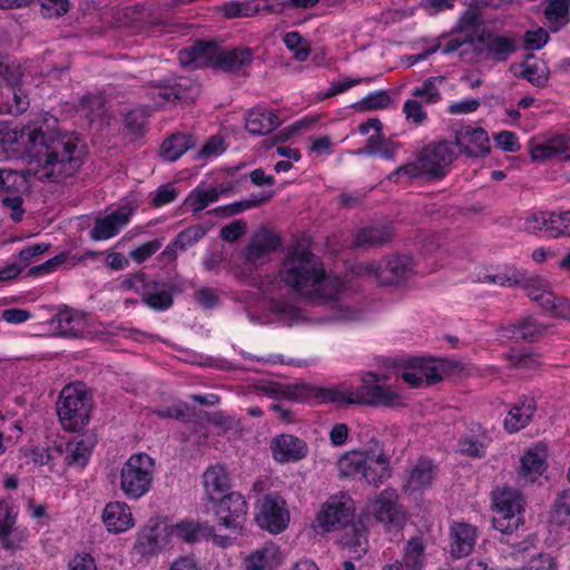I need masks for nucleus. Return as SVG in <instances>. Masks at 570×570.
Instances as JSON below:
<instances>
[{
	"label": "nucleus",
	"instance_id": "c9c22d12",
	"mask_svg": "<svg viewBox=\"0 0 570 570\" xmlns=\"http://www.w3.org/2000/svg\"><path fill=\"white\" fill-rule=\"evenodd\" d=\"M170 539L177 537L178 539L186 542H196L203 538H208V534L213 532L209 525L200 524L195 521H181L177 524L170 525Z\"/></svg>",
	"mask_w": 570,
	"mask_h": 570
},
{
	"label": "nucleus",
	"instance_id": "4c0bfd02",
	"mask_svg": "<svg viewBox=\"0 0 570 570\" xmlns=\"http://www.w3.org/2000/svg\"><path fill=\"white\" fill-rule=\"evenodd\" d=\"M194 146L195 139L191 135L176 134L163 142L161 156L168 161H175Z\"/></svg>",
	"mask_w": 570,
	"mask_h": 570
},
{
	"label": "nucleus",
	"instance_id": "c85d7f7f",
	"mask_svg": "<svg viewBox=\"0 0 570 570\" xmlns=\"http://www.w3.org/2000/svg\"><path fill=\"white\" fill-rule=\"evenodd\" d=\"M537 404L533 397H521L508 412L503 424L505 431L515 433L525 428L532 420Z\"/></svg>",
	"mask_w": 570,
	"mask_h": 570
},
{
	"label": "nucleus",
	"instance_id": "72a5a7b5",
	"mask_svg": "<svg viewBox=\"0 0 570 570\" xmlns=\"http://www.w3.org/2000/svg\"><path fill=\"white\" fill-rule=\"evenodd\" d=\"M142 302L150 308L156 311H166L174 303L170 286L163 282L149 279L145 291L142 292Z\"/></svg>",
	"mask_w": 570,
	"mask_h": 570
},
{
	"label": "nucleus",
	"instance_id": "052dcab7",
	"mask_svg": "<svg viewBox=\"0 0 570 570\" xmlns=\"http://www.w3.org/2000/svg\"><path fill=\"white\" fill-rule=\"evenodd\" d=\"M177 196L178 190L173 184L161 185L156 189L151 198V204L155 207H163L167 204L173 203L177 198Z\"/></svg>",
	"mask_w": 570,
	"mask_h": 570
},
{
	"label": "nucleus",
	"instance_id": "473e14b6",
	"mask_svg": "<svg viewBox=\"0 0 570 570\" xmlns=\"http://www.w3.org/2000/svg\"><path fill=\"white\" fill-rule=\"evenodd\" d=\"M95 442L91 438H73L66 444L65 461L72 468H85L92 454Z\"/></svg>",
	"mask_w": 570,
	"mask_h": 570
},
{
	"label": "nucleus",
	"instance_id": "338daca9",
	"mask_svg": "<svg viewBox=\"0 0 570 570\" xmlns=\"http://www.w3.org/2000/svg\"><path fill=\"white\" fill-rule=\"evenodd\" d=\"M522 77L534 86L543 87L548 81L544 70L537 63L525 65L521 72Z\"/></svg>",
	"mask_w": 570,
	"mask_h": 570
},
{
	"label": "nucleus",
	"instance_id": "69168bd1",
	"mask_svg": "<svg viewBox=\"0 0 570 570\" xmlns=\"http://www.w3.org/2000/svg\"><path fill=\"white\" fill-rule=\"evenodd\" d=\"M459 451L472 458H481L484 455V445L474 436H466L459 442Z\"/></svg>",
	"mask_w": 570,
	"mask_h": 570
},
{
	"label": "nucleus",
	"instance_id": "423d86ee",
	"mask_svg": "<svg viewBox=\"0 0 570 570\" xmlns=\"http://www.w3.org/2000/svg\"><path fill=\"white\" fill-rule=\"evenodd\" d=\"M455 158V146L440 141L424 147L416 157L389 175L392 183L407 184L417 178H442Z\"/></svg>",
	"mask_w": 570,
	"mask_h": 570
},
{
	"label": "nucleus",
	"instance_id": "f8f14e48",
	"mask_svg": "<svg viewBox=\"0 0 570 570\" xmlns=\"http://www.w3.org/2000/svg\"><path fill=\"white\" fill-rule=\"evenodd\" d=\"M493 527L503 533H511L522 523L523 499L518 490L498 488L492 493Z\"/></svg>",
	"mask_w": 570,
	"mask_h": 570
},
{
	"label": "nucleus",
	"instance_id": "49530a36",
	"mask_svg": "<svg viewBox=\"0 0 570 570\" xmlns=\"http://www.w3.org/2000/svg\"><path fill=\"white\" fill-rule=\"evenodd\" d=\"M283 40L287 49L294 52V58L297 61H305L307 59L311 49L307 41L301 36L299 32H287Z\"/></svg>",
	"mask_w": 570,
	"mask_h": 570
},
{
	"label": "nucleus",
	"instance_id": "5fc2aeb1",
	"mask_svg": "<svg viewBox=\"0 0 570 570\" xmlns=\"http://www.w3.org/2000/svg\"><path fill=\"white\" fill-rule=\"evenodd\" d=\"M566 219H567L566 212L564 213L548 212L544 237L557 238L559 236L566 235V229H564V225L567 224Z\"/></svg>",
	"mask_w": 570,
	"mask_h": 570
},
{
	"label": "nucleus",
	"instance_id": "774afa93",
	"mask_svg": "<svg viewBox=\"0 0 570 570\" xmlns=\"http://www.w3.org/2000/svg\"><path fill=\"white\" fill-rule=\"evenodd\" d=\"M68 570H98V567L89 553H77L70 559Z\"/></svg>",
	"mask_w": 570,
	"mask_h": 570
},
{
	"label": "nucleus",
	"instance_id": "a878e982",
	"mask_svg": "<svg viewBox=\"0 0 570 570\" xmlns=\"http://www.w3.org/2000/svg\"><path fill=\"white\" fill-rule=\"evenodd\" d=\"M102 522L110 533H122L135 525L130 507L122 501H111L102 511Z\"/></svg>",
	"mask_w": 570,
	"mask_h": 570
},
{
	"label": "nucleus",
	"instance_id": "393cba45",
	"mask_svg": "<svg viewBox=\"0 0 570 570\" xmlns=\"http://www.w3.org/2000/svg\"><path fill=\"white\" fill-rule=\"evenodd\" d=\"M455 150L471 157H480L490 153V140L483 128L464 127L458 131L455 137Z\"/></svg>",
	"mask_w": 570,
	"mask_h": 570
},
{
	"label": "nucleus",
	"instance_id": "bb28decb",
	"mask_svg": "<svg viewBox=\"0 0 570 570\" xmlns=\"http://www.w3.org/2000/svg\"><path fill=\"white\" fill-rule=\"evenodd\" d=\"M476 528L466 522H453L451 525L450 552L454 558L469 556L476 542Z\"/></svg>",
	"mask_w": 570,
	"mask_h": 570
},
{
	"label": "nucleus",
	"instance_id": "3c124183",
	"mask_svg": "<svg viewBox=\"0 0 570 570\" xmlns=\"http://www.w3.org/2000/svg\"><path fill=\"white\" fill-rule=\"evenodd\" d=\"M542 331L535 318L528 317L514 327L513 335L523 340L535 341L540 337Z\"/></svg>",
	"mask_w": 570,
	"mask_h": 570
},
{
	"label": "nucleus",
	"instance_id": "aec40b11",
	"mask_svg": "<svg viewBox=\"0 0 570 570\" xmlns=\"http://www.w3.org/2000/svg\"><path fill=\"white\" fill-rule=\"evenodd\" d=\"M132 208L122 205L104 217L97 218L90 236L95 240H106L116 236L132 216Z\"/></svg>",
	"mask_w": 570,
	"mask_h": 570
},
{
	"label": "nucleus",
	"instance_id": "dca6fc26",
	"mask_svg": "<svg viewBox=\"0 0 570 570\" xmlns=\"http://www.w3.org/2000/svg\"><path fill=\"white\" fill-rule=\"evenodd\" d=\"M354 512L353 500L345 493L331 497L317 514V523L324 531L345 525Z\"/></svg>",
	"mask_w": 570,
	"mask_h": 570
},
{
	"label": "nucleus",
	"instance_id": "9d476101",
	"mask_svg": "<svg viewBox=\"0 0 570 570\" xmlns=\"http://www.w3.org/2000/svg\"><path fill=\"white\" fill-rule=\"evenodd\" d=\"M406 519L396 490L386 488L370 499L360 514V521L380 523L385 530H399Z\"/></svg>",
	"mask_w": 570,
	"mask_h": 570
},
{
	"label": "nucleus",
	"instance_id": "864d4df0",
	"mask_svg": "<svg viewBox=\"0 0 570 570\" xmlns=\"http://www.w3.org/2000/svg\"><path fill=\"white\" fill-rule=\"evenodd\" d=\"M148 117L147 108H136L126 115V128L135 136L142 134Z\"/></svg>",
	"mask_w": 570,
	"mask_h": 570
},
{
	"label": "nucleus",
	"instance_id": "a18cd8bd",
	"mask_svg": "<svg viewBox=\"0 0 570 570\" xmlns=\"http://www.w3.org/2000/svg\"><path fill=\"white\" fill-rule=\"evenodd\" d=\"M403 558L407 570H422L425 563L422 540L417 538L411 539L407 542Z\"/></svg>",
	"mask_w": 570,
	"mask_h": 570
},
{
	"label": "nucleus",
	"instance_id": "a211bd4d",
	"mask_svg": "<svg viewBox=\"0 0 570 570\" xmlns=\"http://www.w3.org/2000/svg\"><path fill=\"white\" fill-rule=\"evenodd\" d=\"M17 515L16 508L0 499V541L7 550L20 549L28 538L27 529L16 527Z\"/></svg>",
	"mask_w": 570,
	"mask_h": 570
},
{
	"label": "nucleus",
	"instance_id": "e433bc0d",
	"mask_svg": "<svg viewBox=\"0 0 570 570\" xmlns=\"http://www.w3.org/2000/svg\"><path fill=\"white\" fill-rule=\"evenodd\" d=\"M278 245V238L272 235L264 234L257 236L246 248V259L253 264L263 263L267 255L275 250Z\"/></svg>",
	"mask_w": 570,
	"mask_h": 570
},
{
	"label": "nucleus",
	"instance_id": "ddd939ff",
	"mask_svg": "<svg viewBox=\"0 0 570 570\" xmlns=\"http://www.w3.org/2000/svg\"><path fill=\"white\" fill-rule=\"evenodd\" d=\"M256 390L259 394L276 400L295 402L315 401L320 404L326 403V401L321 396V392L326 391V389L305 383L283 384L279 382H265L257 385Z\"/></svg>",
	"mask_w": 570,
	"mask_h": 570
},
{
	"label": "nucleus",
	"instance_id": "b1692460",
	"mask_svg": "<svg viewBox=\"0 0 570 570\" xmlns=\"http://www.w3.org/2000/svg\"><path fill=\"white\" fill-rule=\"evenodd\" d=\"M547 446L543 444L528 449L520 459L519 479L524 483L537 481L547 470Z\"/></svg>",
	"mask_w": 570,
	"mask_h": 570
},
{
	"label": "nucleus",
	"instance_id": "6ab92c4d",
	"mask_svg": "<svg viewBox=\"0 0 570 570\" xmlns=\"http://www.w3.org/2000/svg\"><path fill=\"white\" fill-rule=\"evenodd\" d=\"M530 156L533 161L570 160V136L556 135L541 142L530 146Z\"/></svg>",
	"mask_w": 570,
	"mask_h": 570
},
{
	"label": "nucleus",
	"instance_id": "f3484780",
	"mask_svg": "<svg viewBox=\"0 0 570 570\" xmlns=\"http://www.w3.org/2000/svg\"><path fill=\"white\" fill-rule=\"evenodd\" d=\"M170 542V527L159 518H154L138 532L136 550L142 554H154Z\"/></svg>",
	"mask_w": 570,
	"mask_h": 570
},
{
	"label": "nucleus",
	"instance_id": "79ce46f5",
	"mask_svg": "<svg viewBox=\"0 0 570 570\" xmlns=\"http://www.w3.org/2000/svg\"><path fill=\"white\" fill-rule=\"evenodd\" d=\"M252 57L253 55L249 49L222 50L219 68L229 72L239 71L252 62Z\"/></svg>",
	"mask_w": 570,
	"mask_h": 570
},
{
	"label": "nucleus",
	"instance_id": "4468645a",
	"mask_svg": "<svg viewBox=\"0 0 570 570\" xmlns=\"http://www.w3.org/2000/svg\"><path fill=\"white\" fill-rule=\"evenodd\" d=\"M444 374L443 364L439 360L414 357L409 360L402 367L401 377L411 387H421L423 384L431 385L442 380Z\"/></svg>",
	"mask_w": 570,
	"mask_h": 570
},
{
	"label": "nucleus",
	"instance_id": "680f3d73",
	"mask_svg": "<svg viewBox=\"0 0 570 570\" xmlns=\"http://www.w3.org/2000/svg\"><path fill=\"white\" fill-rule=\"evenodd\" d=\"M548 40L549 33L543 28L529 30L524 36V47L532 51L539 50L548 42Z\"/></svg>",
	"mask_w": 570,
	"mask_h": 570
},
{
	"label": "nucleus",
	"instance_id": "37998d69",
	"mask_svg": "<svg viewBox=\"0 0 570 570\" xmlns=\"http://www.w3.org/2000/svg\"><path fill=\"white\" fill-rule=\"evenodd\" d=\"M570 0H549L544 14L553 31L559 30L568 22Z\"/></svg>",
	"mask_w": 570,
	"mask_h": 570
},
{
	"label": "nucleus",
	"instance_id": "09e8293b",
	"mask_svg": "<svg viewBox=\"0 0 570 570\" xmlns=\"http://www.w3.org/2000/svg\"><path fill=\"white\" fill-rule=\"evenodd\" d=\"M402 111L405 119L415 126L423 125L428 119V112L423 107V102L415 98L405 100Z\"/></svg>",
	"mask_w": 570,
	"mask_h": 570
},
{
	"label": "nucleus",
	"instance_id": "6e6d98bb",
	"mask_svg": "<svg viewBox=\"0 0 570 570\" xmlns=\"http://www.w3.org/2000/svg\"><path fill=\"white\" fill-rule=\"evenodd\" d=\"M226 149L224 139L218 136L212 137L206 144L202 147V149L197 153V159L207 160L210 158L218 157Z\"/></svg>",
	"mask_w": 570,
	"mask_h": 570
},
{
	"label": "nucleus",
	"instance_id": "cd10ccee",
	"mask_svg": "<svg viewBox=\"0 0 570 570\" xmlns=\"http://www.w3.org/2000/svg\"><path fill=\"white\" fill-rule=\"evenodd\" d=\"M282 553L279 548L273 543H265L250 552L245 561V570H276L282 563Z\"/></svg>",
	"mask_w": 570,
	"mask_h": 570
},
{
	"label": "nucleus",
	"instance_id": "0eeeda50",
	"mask_svg": "<svg viewBox=\"0 0 570 570\" xmlns=\"http://www.w3.org/2000/svg\"><path fill=\"white\" fill-rule=\"evenodd\" d=\"M337 469L342 476L364 480L374 487L392 475L390 459L379 448L345 453L337 461Z\"/></svg>",
	"mask_w": 570,
	"mask_h": 570
},
{
	"label": "nucleus",
	"instance_id": "6e6552de",
	"mask_svg": "<svg viewBox=\"0 0 570 570\" xmlns=\"http://www.w3.org/2000/svg\"><path fill=\"white\" fill-rule=\"evenodd\" d=\"M92 399L82 383L66 385L57 402V412L66 431L82 430L90 420Z\"/></svg>",
	"mask_w": 570,
	"mask_h": 570
},
{
	"label": "nucleus",
	"instance_id": "f03ea898",
	"mask_svg": "<svg viewBox=\"0 0 570 570\" xmlns=\"http://www.w3.org/2000/svg\"><path fill=\"white\" fill-rule=\"evenodd\" d=\"M27 169L23 174L0 169V193L26 187L27 177L39 180L72 176L82 165L83 147L75 134H60L47 119H36L21 130Z\"/></svg>",
	"mask_w": 570,
	"mask_h": 570
},
{
	"label": "nucleus",
	"instance_id": "1a4fd4ad",
	"mask_svg": "<svg viewBox=\"0 0 570 570\" xmlns=\"http://www.w3.org/2000/svg\"><path fill=\"white\" fill-rule=\"evenodd\" d=\"M155 479V461L146 453H135L122 464L119 471V488L132 500L147 494Z\"/></svg>",
	"mask_w": 570,
	"mask_h": 570
},
{
	"label": "nucleus",
	"instance_id": "7ed1b4c3",
	"mask_svg": "<svg viewBox=\"0 0 570 570\" xmlns=\"http://www.w3.org/2000/svg\"><path fill=\"white\" fill-rule=\"evenodd\" d=\"M387 376L374 371L362 373L361 385L355 387L342 384L337 387L326 389L321 396L326 403L338 405L361 404L383 409H399L406 405L403 391L393 384H387Z\"/></svg>",
	"mask_w": 570,
	"mask_h": 570
},
{
	"label": "nucleus",
	"instance_id": "f257e3e1",
	"mask_svg": "<svg viewBox=\"0 0 570 570\" xmlns=\"http://www.w3.org/2000/svg\"><path fill=\"white\" fill-rule=\"evenodd\" d=\"M267 309L286 326L354 322L364 308L345 281L327 273L306 246L288 247L276 273L259 283Z\"/></svg>",
	"mask_w": 570,
	"mask_h": 570
},
{
	"label": "nucleus",
	"instance_id": "13d9d810",
	"mask_svg": "<svg viewBox=\"0 0 570 570\" xmlns=\"http://www.w3.org/2000/svg\"><path fill=\"white\" fill-rule=\"evenodd\" d=\"M20 191H6L7 195L2 197V204L7 209L11 210L10 216L14 222L21 220L24 213Z\"/></svg>",
	"mask_w": 570,
	"mask_h": 570
},
{
	"label": "nucleus",
	"instance_id": "2f4dec72",
	"mask_svg": "<svg viewBox=\"0 0 570 570\" xmlns=\"http://www.w3.org/2000/svg\"><path fill=\"white\" fill-rule=\"evenodd\" d=\"M366 525L370 524L358 520V524L351 525L343 534V547L352 559L358 560L367 552L368 540Z\"/></svg>",
	"mask_w": 570,
	"mask_h": 570
},
{
	"label": "nucleus",
	"instance_id": "58836bf2",
	"mask_svg": "<svg viewBox=\"0 0 570 570\" xmlns=\"http://www.w3.org/2000/svg\"><path fill=\"white\" fill-rule=\"evenodd\" d=\"M392 237V232L387 226L374 225L362 228L355 237V246L372 247L383 245Z\"/></svg>",
	"mask_w": 570,
	"mask_h": 570
},
{
	"label": "nucleus",
	"instance_id": "de8ad7c7",
	"mask_svg": "<svg viewBox=\"0 0 570 570\" xmlns=\"http://www.w3.org/2000/svg\"><path fill=\"white\" fill-rule=\"evenodd\" d=\"M223 12L227 18L253 17L259 12V6L255 0L227 2L223 6Z\"/></svg>",
	"mask_w": 570,
	"mask_h": 570
},
{
	"label": "nucleus",
	"instance_id": "4be33fe9",
	"mask_svg": "<svg viewBox=\"0 0 570 570\" xmlns=\"http://www.w3.org/2000/svg\"><path fill=\"white\" fill-rule=\"evenodd\" d=\"M222 50L212 42H199L196 46L180 50L178 59L181 66L202 68L206 66L219 67Z\"/></svg>",
	"mask_w": 570,
	"mask_h": 570
},
{
	"label": "nucleus",
	"instance_id": "39448f33",
	"mask_svg": "<svg viewBox=\"0 0 570 570\" xmlns=\"http://www.w3.org/2000/svg\"><path fill=\"white\" fill-rule=\"evenodd\" d=\"M478 279L498 286L513 287L525 283L528 296L544 309L562 318H570V303L557 297L550 289L547 279L533 277L527 279L525 273L512 265L483 268Z\"/></svg>",
	"mask_w": 570,
	"mask_h": 570
},
{
	"label": "nucleus",
	"instance_id": "9b49d317",
	"mask_svg": "<svg viewBox=\"0 0 570 570\" xmlns=\"http://www.w3.org/2000/svg\"><path fill=\"white\" fill-rule=\"evenodd\" d=\"M353 272L368 277L382 285H396L406 281L414 272L413 261L407 255L389 256L382 264L363 262L354 266Z\"/></svg>",
	"mask_w": 570,
	"mask_h": 570
},
{
	"label": "nucleus",
	"instance_id": "2eb2a0df",
	"mask_svg": "<svg viewBox=\"0 0 570 570\" xmlns=\"http://www.w3.org/2000/svg\"><path fill=\"white\" fill-rule=\"evenodd\" d=\"M256 521L268 532L277 534L284 531L289 522V512L283 498L265 495L257 505Z\"/></svg>",
	"mask_w": 570,
	"mask_h": 570
},
{
	"label": "nucleus",
	"instance_id": "c03bdc74",
	"mask_svg": "<svg viewBox=\"0 0 570 570\" xmlns=\"http://www.w3.org/2000/svg\"><path fill=\"white\" fill-rule=\"evenodd\" d=\"M517 49L515 39L508 36H495L488 41V52L498 61H504Z\"/></svg>",
	"mask_w": 570,
	"mask_h": 570
},
{
	"label": "nucleus",
	"instance_id": "20e7f679",
	"mask_svg": "<svg viewBox=\"0 0 570 570\" xmlns=\"http://www.w3.org/2000/svg\"><path fill=\"white\" fill-rule=\"evenodd\" d=\"M204 488L207 498L215 504L218 525L230 529L233 533L240 532L248 505L240 493L229 492L230 479L226 469L222 465L208 468L204 473Z\"/></svg>",
	"mask_w": 570,
	"mask_h": 570
},
{
	"label": "nucleus",
	"instance_id": "7c9ffc66",
	"mask_svg": "<svg viewBox=\"0 0 570 570\" xmlns=\"http://www.w3.org/2000/svg\"><path fill=\"white\" fill-rule=\"evenodd\" d=\"M281 125L278 115L272 109L256 107L247 112L246 129L253 135H267Z\"/></svg>",
	"mask_w": 570,
	"mask_h": 570
},
{
	"label": "nucleus",
	"instance_id": "5701e85b",
	"mask_svg": "<svg viewBox=\"0 0 570 570\" xmlns=\"http://www.w3.org/2000/svg\"><path fill=\"white\" fill-rule=\"evenodd\" d=\"M273 459L279 463L297 462L307 455V444L292 434H281L271 442Z\"/></svg>",
	"mask_w": 570,
	"mask_h": 570
},
{
	"label": "nucleus",
	"instance_id": "0e129e2a",
	"mask_svg": "<svg viewBox=\"0 0 570 570\" xmlns=\"http://www.w3.org/2000/svg\"><path fill=\"white\" fill-rule=\"evenodd\" d=\"M494 141L499 148L507 153H515L521 148L517 135L512 131H500L494 136Z\"/></svg>",
	"mask_w": 570,
	"mask_h": 570
},
{
	"label": "nucleus",
	"instance_id": "c756f323",
	"mask_svg": "<svg viewBox=\"0 0 570 570\" xmlns=\"http://www.w3.org/2000/svg\"><path fill=\"white\" fill-rule=\"evenodd\" d=\"M436 475V466L426 458H421L409 470L404 489L410 493L423 491L431 487Z\"/></svg>",
	"mask_w": 570,
	"mask_h": 570
},
{
	"label": "nucleus",
	"instance_id": "bf43d9fd",
	"mask_svg": "<svg viewBox=\"0 0 570 570\" xmlns=\"http://www.w3.org/2000/svg\"><path fill=\"white\" fill-rule=\"evenodd\" d=\"M480 10L474 7H470L462 13L455 28L460 32H472L474 28L480 23Z\"/></svg>",
	"mask_w": 570,
	"mask_h": 570
},
{
	"label": "nucleus",
	"instance_id": "f704fd0d",
	"mask_svg": "<svg viewBox=\"0 0 570 570\" xmlns=\"http://www.w3.org/2000/svg\"><path fill=\"white\" fill-rule=\"evenodd\" d=\"M58 327L66 336H82L88 333V315L78 311H67L58 315Z\"/></svg>",
	"mask_w": 570,
	"mask_h": 570
},
{
	"label": "nucleus",
	"instance_id": "e2e57ef3",
	"mask_svg": "<svg viewBox=\"0 0 570 570\" xmlns=\"http://www.w3.org/2000/svg\"><path fill=\"white\" fill-rule=\"evenodd\" d=\"M150 95L154 102L148 108L151 109L164 107L167 102L179 99V96L171 88L155 87L151 89Z\"/></svg>",
	"mask_w": 570,
	"mask_h": 570
},
{
	"label": "nucleus",
	"instance_id": "8fccbe9b",
	"mask_svg": "<svg viewBox=\"0 0 570 570\" xmlns=\"http://www.w3.org/2000/svg\"><path fill=\"white\" fill-rule=\"evenodd\" d=\"M204 236L205 229L202 226H190L175 237V244L179 246L180 252H185L187 248L199 242Z\"/></svg>",
	"mask_w": 570,
	"mask_h": 570
},
{
	"label": "nucleus",
	"instance_id": "412c9836",
	"mask_svg": "<svg viewBox=\"0 0 570 570\" xmlns=\"http://www.w3.org/2000/svg\"><path fill=\"white\" fill-rule=\"evenodd\" d=\"M371 130H373L374 134L370 135L367 138L365 153L379 155L383 159L393 158L399 146L392 140L384 139L382 135V122L377 118H371L358 126V131L362 135H367Z\"/></svg>",
	"mask_w": 570,
	"mask_h": 570
},
{
	"label": "nucleus",
	"instance_id": "4d7b16f0",
	"mask_svg": "<svg viewBox=\"0 0 570 570\" xmlns=\"http://www.w3.org/2000/svg\"><path fill=\"white\" fill-rule=\"evenodd\" d=\"M163 246L161 239H153L130 250L129 256L136 263H142L158 252Z\"/></svg>",
	"mask_w": 570,
	"mask_h": 570
},
{
	"label": "nucleus",
	"instance_id": "a19ab883",
	"mask_svg": "<svg viewBox=\"0 0 570 570\" xmlns=\"http://www.w3.org/2000/svg\"><path fill=\"white\" fill-rule=\"evenodd\" d=\"M444 82L443 77H429L421 86L413 88L411 95L413 98H420L425 105H435L442 99L440 86Z\"/></svg>",
	"mask_w": 570,
	"mask_h": 570
},
{
	"label": "nucleus",
	"instance_id": "603ef678",
	"mask_svg": "<svg viewBox=\"0 0 570 570\" xmlns=\"http://www.w3.org/2000/svg\"><path fill=\"white\" fill-rule=\"evenodd\" d=\"M548 212L529 213L523 218V228L530 234L544 236Z\"/></svg>",
	"mask_w": 570,
	"mask_h": 570
},
{
	"label": "nucleus",
	"instance_id": "ea45409f",
	"mask_svg": "<svg viewBox=\"0 0 570 570\" xmlns=\"http://www.w3.org/2000/svg\"><path fill=\"white\" fill-rule=\"evenodd\" d=\"M219 198V191L216 187L205 188L198 185L187 196L185 204L191 209L194 214H197L208 207L210 204L217 202Z\"/></svg>",
	"mask_w": 570,
	"mask_h": 570
}]
</instances>
